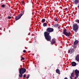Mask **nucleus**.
Masks as SVG:
<instances>
[{"label": "nucleus", "instance_id": "nucleus-1", "mask_svg": "<svg viewBox=\"0 0 79 79\" xmlns=\"http://www.w3.org/2000/svg\"><path fill=\"white\" fill-rule=\"evenodd\" d=\"M44 35L47 41H50L51 40V36L50 35V32L47 31L44 32Z\"/></svg>", "mask_w": 79, "mask_h": 79}, {"label": "nucleus", "instance_id": "nucleus-2", "mask_svg": "<svg viewBox=\"0 0 79 79\" xmlns=\"http://www.w3.org/2000/svg\"><path fill=\"white\" fill-rule=\"evenodd\" d=\"M78 29V26L76 23H74L73 25V30L74 31L77 32Z\"/></svg>", "mask_w": 79, "mask_h": 79}, {"label": "nucleus", "instance_id": "nucleus-3", "mask_svg": "<svg viewBox=\"0 0 79 79\" xmlns=\"http://www.w3.org/2000/svg\"><path fill=\"white\" fill-rule=\"evenodd\" d=\"M26 71V69L24 68H21L19 70V73H22V74H24Z\"/></svg>", "mask_w": 79, "mask_h": 79}, {"label": "nucleus", "instance_id": "nucleus-4", "mask_svg": "<svg viewBox=\"0 0 79 79\" xmlns=\"http://www.w3.org/2000/svg\"><path fill=\"white\" fill-rule=\"evenodd\" d=\"M63 34L64 35H66V36H69L70 35V34L71 33L70 32H69L68 33L66 32V29H65L64 31Z\"/></svg>", "mask_w": 79, "mask_h": 79}, {"label": "nucleus", "instance_id": "nucleus-5", "mask_svg": "<svg viewBox=\"0 0 79 79\" xmlns=\"http://www.w3.org/2000/svg\"><path fill=\"white\" fill-rule=\"evenodd\" d=\"M54 31L53 29L51 28H48L47 29V31L48 32H52Z\"/></svg>", "mask_w": 79, "mask_h": 79}, {"label": "nucleus", "instance_id": "nucleus-6", "mask_svg": "<svg viewBox=\"0 0 79 79\" xmlns=\"http://www.w3.org/2000/svg\"><path fill=\"white\" fill-rule=\"evenodd\" d=\"M75 73L77 77H78V76H79V74H78L79 73V70H77V69L76 70H75Z\"/></svg>", "mask_w": 79, "mask_h": 79}, {"label": "nucleus", "instance_id": "nucleus-7", "mask_svg": "<svg viewBox=\"0 0 79 79\" xmlns=\"http://www.w3.org/2000/svg\"><path fill=\"white\" fill-rule=\"evenodd\" d=\"M55 43H56L55 39V38H53L52 40V42L51 43V44H52V45H53V44H55Z\"/></svg>", "mask_w": 79, "mask_h": 79}, {"label": "nucleus", "instance_id": "nucleus-8", "mask_svg": "<svg viewBox=\"0 0 79 79\" xmlns=\"http://www.w3.org/2000/svg\"><path fill=\"white\" fill-rule=\"evenodd\" d=\"M73 52H74V50L72 48H70L69 50L68 53H70V54H71L73 53Z\"/></svg>", "mask_w": 79, "mask_h": 79}, {"label": "nucleus", "instance_id": "nucleus-9", "mask_svg": "<svg viewBox=\"0 0 79 79\" xmlns=\"http://www.w3.org/2000/svg\"><path fill=\"white\" fill-rule=\"evenodd\" d=\"M75 59L77 61H79V55L77 56L75 58Z\"/></svg>", "mask_w": 79, "mask_h": 79}, {"label": "nucleus", "instance_id": "nucleus-10", "mask_svg": "<svg viewBox=\"0 0 79 79\" xmlns=\"http://www.w3.org/2000/svg\"><path fill=\"white\" fill-rule=\"evenodd\" d=\"M72 65L73 66H75L76 65V63L75 62H73L72 63Z\"/></svg>", "mask_w": 79, "mask_h": 79}, {"label": "nucleus", "instance_id": "nucleus-11", "mask_svg": "<svg viewBox=\"0 0 79 79\" xmlns=\"http://www.w3.org/2000/svg\"><path fill=\"white\" fill-rule=\"evenodd\" d=\"M74 73H72L71 74V76H70V78L71 79H73V78H72V77H74Z\"/></svg>", "mask_w": 79, "mask_h": 79}, {"label": "nucleus", "instance_id": "nucleus-12", "mask_svg": "<svg viewBox=\"0 0 79 79\" xmlns=\"http://www.w3.org/2000/svg\"><path fill=\"white\" fill-rule=\"evenodd\" d=\"M21 18L18 15L16 17L15 19L16 21H17V20H18V19H19Z\"/></svg>", "mask_w": 79, "mask_h": 79}, {"label": "nucleus", "instance_id": "nucleus-13", "mask_svg": "<svg viewBox=\"0 0 79 79\" xmlns=\"http://www.w3.org/2000/svg\"><path fill=\"white\" fill-rule=\"evenodd\" d=\"M56 71L57 73L59 74H60V70L57 69H56Z\"/></svg>", "mask_w": 79, "mask_h": 79}, {"label": "nucleus", "instance_id": "nucleus-14", "mask_svg": "<svg viewBox=\"0 0 79 79\" xmlns=\"http://www.w3.org/2000/svg\"><path fill=\"white\" fill-rule=\"evenodd\" d=\"M79 42V41L77 40H75L74 42V44L75 45L77 44Z\"/></svg>", "mask_w": 79, "mask_h": 79}, {"label": "nucleus", "instance_id": "nucleus-15", "mask_svg": "<svg viewBox=\"0 0 79 79\" xmlns=\"http://www.w3.org/2000/svg\"><path fill=\"white\" fill-rule=\"evenodd\" d=\"M23 14H20L19 16L20 17V18H21L22 16L23 15V14L24 13V10H23Z\"/></svg>", "mask_w": 79, "mask_h": 79}, {"label": "nucleus", "instance_id": "nucleus-16", "mask_svg": "<svg viewBox=\"0 0 79 79\" xmlns=\"http://www.w3.org/2000/svg\"><path fill=\"white\" fill-rule=\"evenodd\" d=\"M19 77H23V74L22 73H21L20 72L19 73Z\"/></svg>", "mask_w": 79, "mask_h": 79}, {"label": "nucleus", "instance_id": "nucleus-17", "mask_svg": "<svg viewBox=\"0 0 79 79\" xmlns=\"http://www.w3.org/2000/svg\"><path fill=\"white\" fill-rule=\"evenodd\" d=\"M74 4H76L79 3V1L78 0H76L74 1Z\"/></svg>", "mask_w": 79, "mask_h": 79}, {"label": "nucleus", "instance_id": "nucleus-18", "mask_svg": "<svg viewBox=\"0 0 79 79\" xmlns=\"http://www.w3.org/2000/svg\"><path fill=\"white\" fill-rule=\"evenodd\" d=\"M47 26V23H44L43 24V26L44 27H45V26Z\"/></svg>", "mask_w": 79, "mask_h": 79}, {"label": "nucleus", "instance_id": "nucleus-19", "mask_svg": "<svg viewBox=\"0 0 79 79\" xmlns=\"http://www.w3.org/2000/svg\"><path fill=\"white\" fill-rule=\"evenodd\" d=\"M54 26L55 27H57L58 26V24H56L54 25Z\"/></svg>", "mask_w": 79, "mask_h": 79}, {"label": "nucleus", "instance_id": "nucleus-20", "mask_svg": "<svg viewBox=\"0 0 79 79\" xmlns=\"http://www.w3.org/2000/svg\"><path fill=\"white\" fill-rule=\"evenodd\" d=\"M45 21V19H43L42 20V23H44Z\"/></svg>", "mask_w": 79, "mask_h": 79}, {"label": "nucleus", "instance_id": "nucleus-21", "mask_svg": "<svg viewBox=\"0 0 79 79\" xmlns=\"http://www.w3.org/2000/svg\"><path fill=\"white\" fill-rule=\"evenodd\" d=\"M1 7L2 8H4L5 7V5H2Z\"/></svg>", "mask_w": 79, "mask_h": 79}, {"label": "nucleus", "instance_id": "nucleus-22", "mask_svg": "<svg viewBox=\"0 0 79 79\" xmlns=\"http://www.w3.org/2000/svg\"><path fill=\"white\" fill-rule=\"evenodd\" d=\"M7 18H8V19H11V17H10V16H8L7 17Z\"/></svg>", "mask_w": 79, "mask_h": 79}, {"label": "nucleus", "instance_id": "nucleus-23", "mask_svg": "<svg viewBox=\"0 0 79 79\" xmlns=\"http://www.w3.org/2000/svg\"><path fill=\"white\" fill-rule=\"evenodd\" d=\"M73 48H77V47H76V46L74 45Z\"/></svg>", "mask_w": 79, "mask_h": 79}, {"label": "nucleus", "instance_id": "nucleus-24", "mask_svg": "<svg viewBox=\"0 0 79 79\" xmlns=\"http://www.w3.org/2000/svg\"><path fill=\"white\" fill-rule=\"evenodd\" d=\"M76 22H77V23H79V20H76Z\"/></svg>", "mask_w": 79, "mask_h": 79}, {"label": "nucleus", "instance_id": "nucleus-25", "mask_svg": "<svg viewBox=\"0 0 79 79\" xmlns=\"http://www.w3.org/2000/svg\"><path fill=\"white\" fill-rule=\"evenodd\" d=\"M26 74H24L23 75V77L25 78L26 77Z\"/></svg>", "mask_w": 79, "mask_h": 79}, {"label": "nucleus", "instance_id": "nucleus-26", "mask_svg": "<svg viewBox=\"0 0 79 79\" xmlns=\"http://www.w3.org/2000/svg\"><path fill=\"white\" fill-rule=\"evenodd\" d=\"M77 77H75V78L74 79H77Z\"/></svg>", "mask_w": 79, "mask_h": 79}, {"label": "nucleus", "instance_id": "nucleus-27", "mask_svg": "<svg viewBox=\"0 0 79 79\" xmlns=\"http://www.w3.org/2000/svg\"><path fill=\"white\" fill-rule=\"evenodd\" d=\"M29 77L27 76V77L26 78L27 79L29 78Z\"/></svg>", "mask_w": 79, "mask_h": 79}, {"label": "nucleus", "instance_id": "nucleus-28", "mask_svg": "<svg viewBox=\"0 0 79 79\" xmlns=\"http://www.w3.org/2000/svg\"><path fill=\"white\" fill-rule=\"evenodd\" d=\"M23 52H26V50H23Z\"/></svg>", "mask_w": 79, "mask_h": 79}, {"label": "nucleus", "instance_id": "nucleus-29", "mask_svg": "<svg viewBox=\"0 0 79 79\" xmlns=\"http://www.w3.org/2000/svg\"><path fill=\"white\" fill-rule=\"evenodd\" d=\"M65 10H67V11H68V9H67V8H66L65 9Z\"/></svg>", "mask_w": 79, "mask_h": 79}, {"label": "nucleus", "instance_id": "nucleus-30", "mask_svg": "<svg viewBox=\"0 0 79 79\" xmlns=\"http://www.w3.org/2000/svg\"><path fill=\"white\" fill-rule=\"evenodd\" d=\"M64 79H68L67 77H65L64 78Z\"/></svg>", "mask_w": 79, "mask_h": 79}, {"label": "nucleus", "instance_id": "nucleus-31", "mask_svg": "<svg viewBox=\"0 0 79 79\" xmlns=\"http://www.w3.org/2000/svg\"><path fill=\"white\" fill-rule=\"evenodd\" d=\"M58 29L59 30H60V27H58Z\"/></svg>", "mask_w": 79, "mask_h": 79}, {"label": "nucleus", "instance_id": "nucleus-32", "mask_svg": "<svg viewBox=\"0 0 79 79\" xmlns=\"http://www.w3.org/2000/svg\"><path fill=\"white\" fill-rule=\"evenodd\" d=\"M22 60H24V58L23 57H22Z\"/></svg>", "mask_w": 79, "mask_h": 79}, {"label": "nucleus", "instance_id": "nucleus-33", "mask_svg": "<svg viewBox=\"0 0 79 79\" xmlns=\"http://www.w3.org/2000/svg\"><path fill=\"white\" fill-rule=\"evenodd\" d=\"M56 21H58V19H56Z\"/></svg>", "mask_w": 79, "mask_h": 79}, {"label": "nucleus", "instance_id": "nucleus-34", "mask_svg": "<svg viewBox=\"0 0 79 79\" xmlns=\"http://www.w3.org/2000/svg\"><path fill=\"white\" fill-rule=\"evenodd\" d=\"M28 77H29V75L28 74Z\"/></svg>", "mask_w": 79, "mask_h": 79}, {"label": "nucleus", "instance_id": "nucleus-35", "mask_svg": "<svg viewBox=\"0 0 79 79\" xmlns=\"http://www.w3.org/2000/svg\"><path fill=\"white\" fill-rule=\"evenodd\" d=\"M78 9H79V6H78Z\"/></svg>", "mask_w": 79, "mask_h": 79}, {"label": "nucleus", "instance_id": "nucleus-36", "mask_svg": "<svg viewBox=\"0 0 79 79\" xmlns=\"http://www.w3.org/2000/svg\"><path fill=\"white\" fill-rule=\"evenodd\" d=\"M23 3H24V2H22Z\"/></svg>", "mask_w": 79, "mask_h": 79}, {"label": "nucleus", "instance_id": "nucleus-37", "mask_svg": "<svg viewBox=\"0 0 79 79\" xmlns=\"http://www.w3.org/2000/svg\"><path fill=\"white\" fill-rule=\"evenodd\" d=\"M78 48H79V46H78Z\"/></svg>", "mask_w": 79, "mask_h": 79}, {"label": "nucleus", "instance_id": "nucleus-38", "mask_svg": "<svg viewBox=\"0 0 79 79\" xmlns=\"http://www.w3.org/2000/svg\"><path fill=\"white\" fill-rule=\"evenodd\" d=\"M1 34H2V33H1V34H0V35H1Z\"/></svg>", "mask_w": 79, "mask_h": 79}]
</instances>
